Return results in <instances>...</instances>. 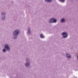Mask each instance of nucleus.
<instances>
[{
	"instance_id": "nucleus-1",
	"label": "nucleus",
	"mask_w": 78,
	"mask_h": 78,
	"mask_svg": "<svg viewBox=\"0 0 78 78\" xmlns=\"http://www.w3.org/2000/svg\"><path fill=\"white\" fill-rule=\"evenodd\" d=\"M4 48L2 49V52L5 53L6 52V50L8 51H11V48L9 47V46L7 44H5L4 46Z\"/></svg>"
},
{
	"instance_id": "nucleus-2",
	"label": "nucleus",
	"mask_w": 78,
	"mask_h": 78,
	"mask_svg": "<svg viewBox=\"0 0 78 78\" xmlns=\"http://www.w3.org/2000/svg\"><path fill=\"white\" fill-rule=\"evenodd\" d=\"M26 62L25 63V66L26 67H30V65L31 63H30V62L31 61V60L29 58H27L26 59Z\"/></svg>"
},
{
	"instance_id": "nucleus-3",
	"label": "nucleus",
	"mask_w": 78,
	"mask_h": 78,
	"mask_svg": "<svg viewBox=\"0 0 78 78\" xmlns=\"http://www.w3.org/2000/svg\"><path fill=\"white\" fill-rule=\"evenodd\" d=\"M57 22V20L55 18H52L48 20V23H56Z\"/></svg>"
},
{
	"instance_id": "nucleus-4",
	"label": "nucleus",
	"mask_w": 78,
	"mask_h": 78,
	"mask_svg": "<svg viewBox=\"0 0 78 78\" xmlns=\"http://www.w3.org/2000/svg\"><path fill=\"white\" fill-rule=\"evenodd\" d=\"M19 33H20V30L19 29H17L15 30L13 32V34L14 36H17L19 35Z\"/></svg>"
},
{
	"instance_id": "nucleus-5",
	"label": "nucleus",
	"mask_w": 78,
	"mask_h": 78,
	"mask_svg": "<svg viewBox=\"0 0 78 78\" xmlns=\"http://www.w3.org/2000/svg\"><path fill=\"white\" fill-rule=\"evenodd\" d=\"M62 35L63 38H67L68 37V33L66 32H64L62 33Z\"/></svg>"
},
{
	"instance_id": "nucleus-6",
	"label": "nucleus",
	"mask_w": 78,
	"mask_h": 78,
	"mask_svg": "<svg viewBox=\"0 0 78 78\" xmlns=\"http://www.w3.org/2000/svg\"><path fill=\"white\" fill-rule=\"evenodd\" d=\"M66 57L67 58H72V56H71V55L70 54H69L68 53H66Z\"/></svg>"
},
{
	"instance_id": "nucleus-7",
	"label": "nucleus",
	"mask_w": 78,
	"mask_h": 78,
	"mask_svg": "<svg viewBox=\"0 0 78 78\" xmlns=\"http://www.w3.org/2000/svg\"><path fill=\"white\" fill-rule=\"evenodd\" d=\"M1 16H6V12H2L1 13Z\"/></svg>"
},
{
	"instance_id": "nucleus-8",
	"label": "nucleus",
	"mask_w": 78,
	"mask_h": 78,
	"mask_svg": "<svg viewBox=\"0 0 78 78\" xmlns=\"http://www.w3.org/2000/svg\"><path fill=\"white\" fill-rule=\"evenodd\" d=\"M61 22L62 23H64L66 22V20L64 18H62L61 20Z\"/></svg>"
},
{
	"instance_id": "nucleus-9",
	"label": "nucleus",
	"mask_w": 78,
	"mask_h": 78,
	"mask_svg": "<svg viewBox=\"0 0 78 78\" xmlns=\"http://www.w3.org/2000/svg\"><path fill=\"white\" fill-rule=\"evenodd\" d=\"M30 27H28V34H31V31H30Z\"/></svg>"
},
{
	"instance_id": "nucleus-10",
	"label": "nucleus",
	"mask_w": 78,
	"mask_h": 78,
	"mask_svg": "<svg viewBox=\"0 0 78 78\" xmlns=\"http://www.w3.org/2000/svg\"><path fill=\"white\" fill-rule=\"evenodd\" d=\"M40 37H41V38H42V39L45 38V36H44V35L42 34H41V35H40Z\"/></svg>"
},
{
	"instance_id": "nucleus-11",
	"label": "nucleus",
	"mask_w": 78,
	"mask_h": 78,
	"mask_svg": "<svg viewBox=\"0 0 78 78\" xmlns=\"http://www.w3.org/2000/svg\"><path fill=\"white\" fill-rule=\"evenodd\" d=\"M5 16H2V17L1 19L2 20H5Z\"/></svg>"
},
{
	"instance_id": "nucleus-12",
	"label": "nucleus",
	"mask_w": 78,
	"mask_h": 78,
	"mask_svg": "<svg viewBox=\"0 0 78 78\" xmlns=\"http://www.w3.org/2000/svg\"><path fill=\"white\" fill-rule=\"evenodd\" d=\"M45 1L47 2H51V0H45Z\"/></svg>"
},
{
	"instance_id": "nucleus-13",
	"label": "nucleus",
	"mask_w": 78,
	"mask_h": 78,
	"mask_svg": "<svg viewBox=\"0 0 78 78\" xmlns=\"http://www.w3.org/2000/svg\"><path fill=\"white\" fill-rule=\"evenodd\" d=\"M59 1H61V2H65V0H58Z\"/></svg>"
},
{
	"instance_id": "nucleus-14",
	"label": "nucleus",
	"mask_w": 78,
	"mask_h": 78,
	"mask_svg": "<svg viewBox=\"0 0 78 78\" xmlns=\"http://www.w3.org/2000/svg\"><path fill=\"white\" fill-rule=\"evenodd\" d=\"M17 37H13V39H17Z\"/></svg>"
},
{
	"instance_id": "nucleus-15",
	"label": "nucleus",
	"mask_w": 78,
	"mask_h": 78,
	"mask_svg": "<svg viewBox=\"0 0 78 78\" xmlns=\"http://www.w3.org/2000/svg\"><path fill=\"white\" fill-rule=\"evenodd\" d=\"M1 59V58L0 57V59Z\"/></svg>"
}]
</instances>
